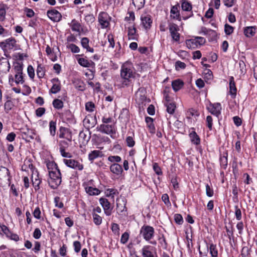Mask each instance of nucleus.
Instances as JSON below:
<instances>
[{
  "label": "nucleus",
  "mask_w": 257,
  "mask_h": 257,
  "mask_svg": "<svg viewBox=\"0 0 257 257\" xmlns=\"http://www.w3.org/2000/svg\"><path fill=\"white\" fill-rule=\"evenodd\" d=\"M134 74L132 64L126 62L122 65L120 76L123 80L122 81V87L130 84L131 79L134 77Z\"/></svg>",
  "instance_id": "f257e3e1"
},
{
  "label": "nucleus",
  "mask_w": 257,
  "mask_h": 257,
  "mask_svg": "<svg viewBox=\"0 0 257 257\" xmlns=\"http://www.w3.org/2000/svg\"><path fill=\"white\" fill-rule=\"evenodd\" d=\"M49 175L50 180H48V184L50 187L53 189L57 188L62 182L60 170L49 171Z\"/></svg>",
  "instance_id": "f03ea898"
},
{
  "label": "nucleus",
  "mask_w": 257,
  "mask_h": 257,
  "mask_svg": "<svg viewBox=\"0 0 257 257\" xmlns=\"http://www.w3.org/2000/svg\"><path fill=\"white\" fill-rule=\"evenodd\" d=\"M154 232V228L150 225H144L140 230V235H142L146 241H149L153 238Z\"/></svg>",
  "instance_id": "7ed1b4c3"
},
{
  "label": "nucleus",
  "mask_w": 257,
  "mask_h": 257,
  "mask_svg": "<svg viewBox=\"0 0 257 257\" xmlns=\"http://www.w3.org/2000/svg\"><path fill=\"white\" fill-rule=\"evenodd\" d=\"M65 164L69 168L81 171L83 169V164L73 159H64Z\"/></svg>",
  "instance_id": "20e7f679"
},
{
  "label": "nucleus",
  "mask_w": 257,
  "mask_h": 257,
  "mask_svg": "<svg viewBox=\"0 0 257 257\" xmlns=\"http://www.w3.org/2000/svg\"><path fill=\"white\" fill-rule=\"evenodd\" d=\"M98 130L103 133L110 135L111 137L113 135L115 134V130L113 125L102 124L99 126Z\"/></svg>",
  "instance_id": "39448f33"
},
{
  "label": "nucleus",
  "mask_w": 257,
  "mask_h": 257,
  "mask_svg": "<svg viewBox=\"0 0 257 257\" xmlns=\"http://www.w3.org/2000/svg\"><path fill=\"white\" fill-rule=\"evenodd\" d=\"M109 16L105 12H101L98 16V21L101 26L102 28H106L108 27L109 23L108 22Z\"/></svg>",
  "instance_id": "423d86ee"
},
{
  "label": "nucleus",
  "mask_w": 257,
  "mask_h": 257,
  "mask_svg": "<svg viewBox=\"0 0 257 257\" xmlns=\"http://www.w3.org/2000/svg\"><path fill=\"white\" fill-rule=\"evenodd\" d=\"M47 15L49 18L54 22H59L62 18L61 13L55 9L48 10Z\"/></svg>",
  "instance_id": "0eeeda50"
},
{
  "label": "nucleus",
  "mask_w": 257,
  "mask_h": 257,
  "mask_svg": "<svg viewBox=\"0 0 257 257\" xmlns=\"http://www.w3.org/2000/svg\"><path fill=\"white\" fill-rule=\"evenodd\" d=\"M178 30L179 29L176 24H171L169 25V31L171 37L176 42L179 41L180 39V34L177 32Z\"/></svg>",
  "instance_id": "6e6552de"
},
{
  "label": "nucleus",
  "mask_w": 257,
  "mask_h": 257,
  "mask_svg": "<svg viewBox=\"0 0 257 257\" xmlns=\"http://www.w3.org/2000/svg\"><path fill=\"white\" fill-rule=\"evenodd\" d=\"M99 202L103 208L104 213L107 216H110L111 214V209H110V204L106 198H101L99 199Z\"/></svg>",
  "instance_id": "1a4fd4ad"
},
{
  "label": "nucleus",
  "mask_w": 257,
  "mask_h": 257,
  "mask_svg": "<svg viewBox=\"0 0 257 257\" xmlns=\"http://www.w3.org/2000/svg\"><path fill=\"white\" fill-rule=\"evenodd\" d=\"M208 109L211 114L216 116H218L221 113V106L220 103L210 104Z\"/></svg>",
  "instance_id": "9d476101"
},
{
  "label": "nucleus",
  "mask_w": 257,
  "mask_h": 257,
  "mask_svg": "<svg viewBox=\"0 0 257 257\" xmlns=\"http://www.w3.org/2000/svg\"><path fill=\"white\" fill-rule=\"evenodd\" d=\"M21 133L23 139L29 142L34 139V136L36 135L34 130L29 128H27L25 131H22Z\"/></svg>",
  "instance_id": "9b49d317"
},
{
  "label": "nucleus",
  "mask_w": 257,
  "mask_h": 257,
  "mask_svg": "<svg viewBox=\"0 0 257 257\" xmlns=\"http://www.w3.org/2000/svg\"><path fill=\"white\" fill-rule=\"evenodd\" d=\"M16 44V40L14 38H10L5 41L0 42V46L3 49L8 48L9 49H12L15 47Z\"/></svg>",
  "instance_id": "f8f14e48"
},
{
  "label": "nucleus",
  "mask_w": 257,
  "mask_h": 257,
  "mask_svg": "<svg viewBox=\"0 0 257 257\" xmlns=\"http://www.w3.org/2000/svg\"><path fill=\"white\" fill-rule=\"evenodd\" d=\"M206 42V40L203 37H195L194 39L187 40L186 45L188 47H191V44H199V45H203Z\"/></svg>",
  "instance_id": "ddd939ff"
},
{
  "label": "nucleus",
  "mask_w": 257,
  "mask_h": 257,
  "mask_svg": "<svg viewBox=\"0 0 257 257\" xmlns=\"http://www.w3.org/2000/svg\"><path fill=\"white\" fill-rule=\"evenodd\" d=\"M53 85L50 90V92L56 94L59 92L61 90L60 82L58 78H55L51 80Z\"/></svg>",
  "instance_id": "4468645a"
},
{
  "label": "nucleus",
  "mask_w": 257,
  "mask_h": 257,
  "mask_svg": "<svg viewBox=\"0 0 257 257\" xmlns=\"http://www.w3.org/2000/svg\"><path fill=\"white\" fill-rule=\"evenodd\" d=\"M110 170L113 174L117 176L120 175L123 172L121 166L117 163H113L110 165Z\"/></svg>",
  "instance_id": "2eb2a0df"
},
{
  "label": "nucleus",
  "mask_w": 257,
  "mask_h": 257,
  "mask_svg": "<svg viewBox=\"0 0 257 257\" xmlns=\"http://www.w3.org/2000/svg\"><path fill=\"white\" fill-rule=\"evenodd\" d=\"M90 133L89 131H81L79 135L80 140H82L83 144H87L90 139Z\"/></svg>",
  "instance_id": "dca6fc26"
},
{
  "label": "nucleus",
  "mask_w": 257,
  "mask_h": 257,
  "mask_svg": "<svg viewBox=\"0 0 257 257\" xmlns=\"http://www.w3.org/2000/svg\"><path fill=\"white\" fill-rule=\"evenodd\" d=\"M236 91L234 78L231 76L229 78V93L231 95L232 98H234L236 96Z\"/></svg>",
  "instance_id": "f3484780"
},
{
  "label": "nucleus",
  "mask_w": 257,
  "mask_h": 257,
  "mask_svg": "<svg viewBox=\"0 0 257 257\" xmlns=\"http://www.w3.org/2000/svg\"><path fill=\"white\" fill-rule=\"evenodd\" d=\"M256 29L255 26L246 27L244 28V34L247 37H251L255 35Z\"/></svg>",
  "instance_id": "a211bd4d"
},
{
  "label": "nucleus",
  "mask_w": 257,
  "mask_h": 257,
  "mask_svg": "<svg viewBox=\"0 0 257 257\" xmlns=\"http://www.w3.org/2000/svg\"><path fill=\"white\" fill-rule=\"evenodd\" d=\"M89 40L87 37H83L81 40V44L83 48L86 49L87 51L93 53L94 49L89 46Z\"/></svg>",
  "instance_id": "6ab92c4d"
},
{
  "label": "nucleus",
  "mask_w": 257,
  "mask_h": 257,
  "mask_svg": "<svg viewBox=\"0 0 257 257\" xmlns=\"http://www.w3.org/2000/svg\"><path fill=\"white\" fill-rule=\"evenodd\" d=\"M141 20L142 24L146 29H149L152 23V21L150 16L142 17Z\"/></svg>",
  "instance_id": "aec40b11"
},
{
  "label": "nucleus",
  "mask_w": 257,
  "mask_h": 257,
  "mask_svg": "<svg viewBox=\"0 0 257 257\" xmlns=\"http://www.w3.org/2000/svg\"><path fill=\"white\" fill-rule=\"evenodd\" d=\"M32 182L33 186L36 191L40 189V184L41 183V180L38 176V174H37L35 177L34 175L32 176Z\"/></svg>",
  "instance_id": "412c9836"
},
{
  "label": "nucleus",
  "mask_w": 257,
  "mask_h": 257,
  "mask_svg": "<svg viewBox=\"0 0 257 257\" xmlns=\"http://www.w3.org/2000/svg\"><path fill=\"white\" fill-rule=\"evenodd\" d=\"M206 246L207 251L208 250V249H209L210 253L211 254L212 257L217 256L218 250L215 245L213 244V243H211L210 244V246H209L208 244L206 243Z\"/></svg>",
  "instance_id": "4be33fe9"
},
{
  "label": "nucleus",
  "mask_w": 257,
  "mask_h": 257,
  "mask_svg": "<svg viewBox=\"0 0 257 257\" xmlns=\"http://www.w3.org/2000/svg\"><path fill=\"white\" fill-rule=\"evenodd\" d=\"M184 85V83L180 79L175 80L172 82V88L175 91L180 90Z\"/></svg>",
  "instance_id": "5701e85b"
},
{
  "label": "nucleus",
  "mask_w": 257,
  "mask_h": 257,
  "mask_svg": "<svg viewBox=\"0 0 257 257\" xmlns=\"http://www.w3.org/2000/svg\"><path fill=\"white\" fill-rule=\"evenodd\" d=\"M189 137L191 139V142L193 144L196 145L200 144V139L195 132L193 131L190 133Z\"/></svg>",
  "instance_id": "b1692460"
},
{
  "label": "nucleus",
  "mask_w": 257,
  "mask_h": 257,
  "mask_svg": "<svg viewBox=\"0 0 257 257\" xmlns=\"http://www.w3.org/2000/svg\"><path fill=\"white\" fill-rule=\"evenodd\" d=\"M151 246L145 245L142 248V255L143 257H154L153 253L150 250Z\"/></svg>",
  "instance_id": "393cba45"
},
{
  "label": "nucleus",
  "mask_w": 257,
  "mask_h": 257,
  "mask_svg": "<svg viewBox=\"0 0 257 257\" xmlns=\"http://www.w3.org/2000/svg\"><path fill=\"white\" fill-rule=\"evenodd\" d=\"M117 212L121 215H125L126 212L125 204L123 202L122 204L117 203L116 204Z\"/></svg>",
  "instance_id": "a878e982"
},
{
  "label": "nucleus",
  "mask_w": 257,
  "mask_h": 257,
  "mask_svg": "<svg viewBox=\"0 0 257 257\" xmlns=\"http://www.w3.org/2000/svg\"><path fill=\"white\" fill-rule=\"evenodd\" d=\"M71 29L73 31L80 32V29L81 28V25L75 19H73L71 21Z\"/></svg>",
  "instance_id": "bb28decb"
},
{
  "label": "nucleus",
  "mask_w": 257,
  "mask_h": 257,
  "mask_svg": "<svg viewBox=\"0 0 257 257\" xmlns=\"http://www.w3.org/2000/svg\"><path fill=\"white\" fill-rule=\"evenodd\" d=\"M179 7V6L178 5L173 6L171 10V14L174 15L173 16L174 19H176L177 20H181L179 12L178 10V8Z\"/></svg>",
  "instance_id": "cd10ccee"
},
{
  "label": "nucleus",
  "mask_w": 257,
  "mask_h": 257,
  "mask_svg": "<svg viewBox=\"0 0 257 257\" xmlns=\"http://www.w3.org/2000/svg\"><path fill=\"white\" fill-rule=\"evenodd\" d=\"M101 152L98 150H94L91 151L88 155V159L92 162L94 159L99 157Z\"/></svg>",
  "instance_id": "c85d7f7f"
},
{
  "label": "nucleus",
  "mask_w": 257,
  "mask_h": 257,
  "mask_svg": "<svg viewBox=\"0 0 257 257\" xmlns=\"http://www.w3.org/2000/svg\"><path fill=\"white\" fill-rule=\"evenodd\" d=\"M136 28L134 26L132 27H129L128 28V36L129 39L136 40Z\"/></svg>",
  "instance_id": "c756f323"
},
{
  "label": "nucleus",
  "mask_w": 257,
  "mask_h": 257,
  "mask_svg": "<svg viewBox=\"0 0 257 257\" xmlns=\"http://www.w3.org/2000/svg\"><path fill=\"white\" fill-rule=\"evenodd\" d=\"M85 190L87 193L90 195H98L100 193L99 190L92 187H87L85 188Z\"/></svg>",
  "instance_id": "7c9ffc66"
},
{
  "label": "nucleus",
  "mask_w": 257,
  "mask_h": 257,
  "mask_svg": "<svg viewBox=\"0 0 257 257\" xmlns=\"http://www.w3.org/2000/svg\"><path fill=\"white\" fill-rule=\"evenodd\" d=\"M182 10L184 11H190L192 10V5L186 0H182L181 4Z\"/></svg>",
  "instance_id": "2f4dec72"
},
{
  "label": "nucleus",
  "mask_w": 257,
  "mask_h": 257,
  "mask_svg": "<svg viewBox=\"0 0 257 257\" xmlns=\"http://www.w3.org/2000/svg\"><path fill=\"white\" fill-rule=\"evenodd\" d=\"M145 119H146V122H147V123L148 125V127L150 128V132L151 133H154V131H155V126L153 123V119L151 117L147 116L146 117Z\"/></svg>",
  "instance_id": "473e14b6"
},
{
  "label": "nucleus",
  "mask_w": 257,
  "mask_h": 257,
  "mask_svg": "<svg viewBox=\"0 0 257 257\" xmlns=\"http://www.w3.org/2000/svg\"><path fill=\"white\" fill-rule=\"evenodd\" d=\"M167 107V111L170 114H173L176 108V105L174 102H167L165 104Z\"/></svg>",
  "instance_id": "72a5a7b5"
},
{
  "label": "nucleus",
  "mask_w": 257,
  "mask_h": 257,
  "mask_svg": "<svg viewBox=\"0 0 257 257\" xmlns=\"http://www.w3.org/2000/svg\"><path fill=\"white\" fill-rule=\"evenodd\" d=\"M6 8H7V6L5 4L0 5V21H3L5 19Z\"/></svg>",
  "instance_id": "f704fd0d"
},
{
  "label": "nucleus",
  "mask_w": 257,
  "mask_h": 257,
  "mask_svg": "<svg viewBox=\"0 0 257 257\" xmlns=\"http://www.w3.org/2000/svg\"><path fill=\"white\" fill-rule=\"evenodd\" d=\"M77 61L78 63L83 67H89L91 66V63L84 58L77 59Z\"/></svg>",
  "instance_id": "c9c22d12"
},
{
  "label": "nucleus",
  "mask_w": 257,
  "mask_h": 257,
  "mask_svg": "<svg viewBox=\"0 0 257 257\" xmlns=\"http://www.w3.org/2000/svg\"><path fill=\"white\" fill-rule=\"evenodd\" d=\"M45 69L41 64H39L37 69V75L39 78H43L45 75Z\"/></svg>",
  "instance_id": "e433bc0d"
},
{
  "label": "nucleus",
  "mask_w": 257,
  "mask_h": 257,
  "mask_svg": "<svg viewBox=\"0 0 257 257\" xmlns=\"http://www.w3.org/2000/svg\"><path fill=\"white\" fill-rule=\"evenodd\" d=\"M56 123L52 120L49 122V131L51 136H54L56 134Z\"/></svg>",
  "instance_id": "4c0bfd02"
},
{
  "label": "nucleus",
  "mask_w": 257,
  "mask_h": 257,
  "mask_svg": "<svg viewBox=\"0 0 257 257\" xmlns=\"http://www.w3.org/2000/svg\"><path fill=\"white\" fill-rule=\"evenodd\" d=\"M53 105L56 109H61L63 107V102L59 99H55L53 101Z\"/></svg>",
  "instance_id": "58836bf2"
},
{
  "label": "nucleus",
  "mask_w": 257,
  "mask_h": 257,
  "mask_svg": "<svg viewBox=\"0 0 257 257\" xmlns=\"http://www.w3.org/2000/svg\"><path fill=\"white\" fill-rule=\"evenodd\" d=\"M145 0H133V4L138 10L142 8L145 4Z\"/></svg>",
  "instance_id": "ea45409f"
},
{
  "label": "nucleus",
  "mask_w": 257,
  "mask_h": 257,
  "mask_svg": "<svg viewBox=\"0 0 257 257\" xmlns=\"http://www.w3.org/2000/svg\"><path fill=\"white\" fill-rule=\"evenodd\" d=\"M23 65L22 63L16 62L15 64L14 69L16 74H23Z\"/></svg>",
  "instance_id": "a19ab883"
},
{
  "label": "nucleus",
  "mask_w": 257,
  "mask_h": 257,
  "mask_svg": "<svg viewBox=\"0 0 257 257\" xmlns=\"http://www.w3.org/2000/svg\"><path fill=\"white\" fill-rule=\"evenodd\" d=\"M93 220L96 225H100L102 222V217L95 213H92Z\"/></svg>",
  "instance_id": "79ce46f5"
},
{
  "label": "nucleus",
  "mask_w": 257,
  "mask_h": 257,
  "mask_svg": "<svg viewBox=\"0 0 257 257\" xmlns=\"http://www.w3.org/2000/svg\"><path fill=\"white\" fill-rule=\"evenodd\" d=\"M15 82L16 84H23L24 80L22 74H16L15 75Z\"/></svg>",
  "instance_id": "37998d69"
},
{
  "label": "nucleus",
  "mask_w": 257,
  "mask_h": 257,
  "mask_svg": "<svg viewBox=\"0 0 257 257\" xmlns=\"http://www.w3.org/2000/svg\"><path fill=\"white\" fill-rule=\"evenodd\" d=\"M67 47L73 53H78L80 51L79 48L74 44H70L67 46Z\"/></svg>",
  "instance_id": "c03bdc74"
},
{
  "label": "nucleus",
  "mask_w": 257,
  "mask_h": 257,
  "mask_svg": "<svg viewBox=\"0 0 257 257\" xmlns=\"http://www.w3.org/2000/svg\"><path fill=\"white\" fill-rule=\"evenodd\" d=\"M107 159L108 161L113 163L120 162L121 161V158L118 156H110Z\"/></svg>",
  "instance_id": "a18cd8bd"
},
{
  "label": "nucleus",
  "mask_w": 257,
  "mask_h": 257,
  "mask_svg": "<svg viewBox=\"0 0 257 257\" xmlns=\"http://www.w3.org/2000/svg\"><path fill=\"white\" fill-rule=\"evenodd\" d=\"M250 254V249L247 246H244L241 250V257H248Z\"/></svg>",
  "instance_id": "49530a36"
},
{
  "label": "nucleus",
  "mask_w": 257,
  "mask_h": 257,
  "mask_svg": "<svg viewBox=\"0 0 257 257\" xmlns=\"http://www.w3.org/2000/svg\"><path fill=\"white\" fill-rule=\"evenodd\" d=\"M234 28L231 26L226 24L224 26V32L227 35L231 34L233 32Z\"/></svg>",
  "instance_id": "de8ad7c7"
},
{
  "label": "nucleus",
  "mask_w": 257,
  "mask_h": 257,
  "mask_svg": "<svg viewBox=\"0 0 257 257\" xmlns=\"http://www.w3.org/2000/svg\"><path fill=\"white\" fill-rule=\"evenodd\" d=\"M174 220L176 223L181 225L183 223V219L182 215L180 214H175L174 215Z\"/></svg>",
  "instance_id": "09e8293b"
},
{
  "label": "nucleus",
  "mask_w": 257,
  "mask_h": 257,
  "mask_svg": "<svg viewBox=\"0 0 257 257\" xmlns=\"http://www.w3.org/2000/svg\"><path fill=\"white\" fill-rule=\"evenodd\" d=\"M129 236L130 235L128 232H125L123 233L121 236L120 242L122 244L126 243L128 240Z\"/></svg>",
  "instance_id": "8fccbe9b"
},
{
  "label": "nucleus",
  "mask_w": 257,
  "mask_h": 257,
  "mask_svg": "<svg viewBox=\"0 0 257 257\" xmlns=\"http://www.w3.org/2000/svg\"><path fill=\"white\" fill-rule=\"evenodd\" d=\"M187 117L190 118L191 116H198L199 113L193 108L189 109L187 112Z\"/></svg>",
  "instance_id": "3c124183"
},
{
  "label": "nucleus",
  "mask_w": 257,
  "mask_h": 257,
  "mask_svg": "<svg viewBox=\"0 0 257 257\" xmlns=\"http://www.w3.org/2000/svg\"><path fill=\"white\" fill-rule=\"evenodd\" d=\"M14 106V104H13V102L10 100H7L5 103V105H4V107H5V109L6 110V111L8 112L9 110H10L12 107Z\"/></svg>",
  "instance_id": "603ef678"
},
{
  "label": "nucleus",
  "mask_w": 257,
  "mask_h": 257,
  "mask_svg": "<svg viewBox=\"0 0 257 257\" xmlns=\"http://www.w3.org/2000/svg\"><path fill=\"white\" fill-rule=\"evenodd\" d=\"M48 170H53L55 169V170L59 169L57 164L53 162H48L46 164Z\"/></svg>",
  "instance_id": "864d4df0"
},
{
  "label": "nucleus",
  "mask_w": 257,
  "mask_h": 257,
  "mask_svg": "<svg viewBox=\"0 0 257 257\" xmlns=\"http://www.w3.org/2000/svg\"><path fill=\"white\" fill-rule=\"evenodd\" d=\"M234 208L236 218L237 220H240L242 217L241 210L238 208L237 206H235Z\"/></svg>",
  "instance_id": "5fc2aeb1"
},
{
  "label": "nucleus",
  "mask_w": 257,
  "mask_h": 257,
  "mask_svg": "<svg viewBox=\"0 0 257 257\" xmlns=\"http://www.w3.org/2000/svg\"><path fill=\"white\" fill-rule=\"evenodd\" d=\"M28 74L31 79H33L35 76V71L34 68L31 65H29L27 68Z\"/></svg>",
  "instance_id": "6e6d98bb"
},
{
  "label": "nucleus",
  "mask_w": 257,
  "mask_h": 257,
  "mask_svg": "<svg viewBox=\"0 0 257 257\" xmlns=\"http://www.w3.org/2000/svg\"><path fill=\"white\" fill-rule=\"evenodd\" d=\"M206 187V193L207 196L212 197L213 196L214 191L212 188H211L210 186L207 184L205 186Z\"/></svg>",
  "instance_id": "4d7b16f0"
},
{
  "label": "nucleus",
  "mask_w": 257,
  "mask_h": 257,
  "mask_svg": "<svg viewBox=\"0 0 257 257\" xmlns=\"http://www.w3.org/2000/svg\"><path fill=\"white\" fill-rule=\"evenodd\" d=\"M186 65L185 63L182 62L180 61H177L175 63V67L176 69L177 70H179V69H185L186 68Z\"/></svg>",
  "instance_id": "13d9d810"
},
{
  "label": "nucleus",
  "mask_w": 257,
  "mask_h": 257,
  "mask_svg": "<svg viewBox=\"0 0 257 257\" xmlns=\"http://www.w3.org/2000/svg\"><path fill=\"white\" fill-rule=\"evenodd\" d=\"M111 230L112 232L116 235H118L119 233V225L117 223H113L111 225Z\"/></svg>",
  "instance_id": "bf43d9fd"
},
{
  "label": "nucleus",
  "mask_w": 257,
  "mask_h": 257,
  "mask_svg": "<svg viewBox=\"0 0 257 257\" xmlns=\"http://www.w3.org/2000/svg\"><path fill=\"white\" fill-rule=\"evenodd\" d=\"M94 104L92 102H88L85 104V108L86 110L92 112L93 111V108H94Z\"/></svg>",
  "instance_id": "052dcab7"
},
{
  "label": "nucleus",
  "mask_w": 257,
  "mask_h": 257,
  "mask_svg": "<svg viewBox=\"0 0 257 257\" xmlns=\"http://www.w3.org/2000/svg\"><path fill=\"white\" fill-rule=\"evenodd\" d=\"M126 145L129 147H133L135 144V142L132 137H127L126 139Z\"/></svg>",
  "instance_id": "680f3d73"
},
{
  "label": "nucleus",
  "mask_w": 257,
  "mask_h": 257,
  "mask_svg": "<svg viewBox=\"0 0 257 257\" xmlns=\"http://www.w3.org/2000/svg\"><path fill=\"white\" fill-rule=\"evenodd\" d=\"M153 169L155 173L158 175H161L162 174V172L161 171V168L159 166L158 164L156 163L153 164Z\"/></svg>",
  "instance_id": "e2e57ef3"
},
{
  "label": "nucleus",
  "mask_w": 257,
  "mask_h": 257,
  "mask_svg": "<svg viewBox=\"0 0 257 257\" xmlns=\"http://www.w3.org/2000/svg\"><path fill=\"white\" fill-rule=\"evenodd\" d=\"M45 108L39 107L36 110V115L38 117H41L45 113Z\"/></svg>",
  "instance_id": "0e129e2a"
},
{
  "label": "nucleus",
  "mask_w": 257,
  "mask_h": 257,
  "mask_svg": "<svg viewBox=\"0 0 257 257\" xmlns=\"http://www.w3.org/2000/svg\"><path fill=\"white\" fill-rule=\"evenodd\" d=\"M75 251L78 252L80 251L81 247V243L79 241H75L73 242Z\"/></svg>",
  "instance_id": "69168bd1"
},
{
  "label": "nucleus",
  "mask_w": 257,
  "mask_h": 257,
  "mask_svg": "<svg viewBox=\"0 0 257 257\" xmlns=\"http://www.w3.org/2000/svg\"><path fill=\"white\" fill-rule=\"evenodd\" d=\"M42 233L40 229L38 228H36L33 232V237L36 239H39Z\"/></svg>",
  "instance_id": "338daca9"
},
{
  "label": "nucleus",
  "mask_w": 257,
  "mask_h": 257,
  "mask_svg": "<svg viewBox=\"0 0 257 257\" xmlns=\"http://www.w3.org/2000/svg\"><path fill=\"white\" fill-rule=\"evenodd\" d=\"M107 39H108V42L109 43V47L114 48L115 43H114V38H113V36L111 34L108 35Z\"/></svg>",
  "instance_id": "774afa93"
}]
</instances>
